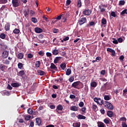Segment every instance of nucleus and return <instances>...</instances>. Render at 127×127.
Masks as SVG:
<instances>
[{"label":"nucleus","mask_w":127,"mask_h":127,"mask_svg":"<svg viewBox=\"0 0 127 127\" xmlns=\"http://www.w3.org/2000/svg\"><path fill=\"white\" fill-rule=\"evenodd\" d=\"M72 87L74 88L75 89H80V87H78V86H81V89L84 87V85L82 83L80 82V81H77L76 82H73L72 85Z\"/></svg>","instance_id":"1"},{"label":"nucleus","mask_w":127,"mask_h":127,"mask_svg":"<svg viewBox=\"0 0 127 127\" xmlns=\"http://www.w3.org/2000/svg\"><path fill=\"white\" fill-rule=\"evenodd\" d=\"M112 89V83L111 82H106L102 87V91H107Z\"/></svg>","instance_id":"2"},{"label":"nucleus","mask_w":127,"mask_h":127,"mask_svg":"<svg viewBox=\"0 0 127 127\" xmlns=\"http://www.w3.org/2000/svg\"><path fill=\"white\" fill-rule=\"evenodd\" d=\"M103 105H104V107L107 108L108 110H114V106H113V104L108 101H105Z\"/></svg>","instance_id":"3"},{"label":"nucleus","mask_w":127,"mask_h":127,"mask_svg":"<svg viewBox=\"0 0 127 127\" xmlns=\"http://www.w3.org/2000/svg\"><path fill=\"white\" fill-rule=\"evenodd\" d=\"M17 76H19L21 77L22 79L24 80H26L27 79V76L25 75V72H24V70H21L19 72L17 73Z\"/></svg>","instance_id":"4"},{"label":"nucleus","mask_w":127,"mask_h":127,"mask_svg":"<svg viewBox=\"0 0 127 127\" xmlns=\"http://www.w3.org/2000/svg\"><path fill=\"white\" fill-rule=\"evenodd\" d=\"M12 4L13 7H17L20 5V0H12Z\"/></svg>","instance_id":"5"},{"label":"nucleus","mask_w":127,"mask_h":127,"mask_svg":"<svg viewBox=\"0 0 127 127\" xmlns=\"http://www.w3.org/2000/svg\"><path fill=\"white\" fill-rule=\"evenodd\" d=\"M94 101L97 104V105H99V106H103L104 104L103 100H102L101 98L95 97L94 98Z\"/></svg>","instance_id":"6"},{"label":"nucleus","mask_w":127,"mask_h":127,"mask_svg":"<svg viewBox=\"0 0 127 127\" xmlns=\"http://www.w3.org/2000/svg\"><path fill=\"white\" fill-rule=\"evenodd\" d=\"M87 22V18L86 17H82L80 18L78 21V23L79 25H82L84 24V23H86Z\"/></svg>","instance_id":"7"},{"label":"nucleus","mask_w":127,"mask_h":127,"mask_svg":"<svg viewBox=\"0 0 127 127\" xmlns=\"http://www.w3.org/2000/svg\"><path fill=\"white\" fill-rule=\"evenodd\" d=\"M83 13L84 15L89 16L91 14V13H92V11L89 9H85L84 11H83Z\"/></svg>","instance_id":"8"},{"label":"nucleus","mask_w":127,"mask_h":127,"mask_svg":"<svg viewBox=\"0 0 127 127\" xmlns=\"http://www.w3.org/2000/svg\"><path fill=\"white\" fill-rule=\"evenodd\" d=\"M8 51H4L2 54V57L3 59H6L7 57H8Z\"/></svg>","instance_id":"9"},{"label":"nucleus","mask_w":127,"mask_h":127,"mask_svg":"<svg viewBox=\"0 0 127 127\" xmlns=\"http://www.w3.org/2000/svg\"><path fill=\"white\" fill-rule=\"evenodd\" d=\"M62 59V57H57L55 58L54 61V63L55 64H57L58 63V62H59V61Z\"/></svg>","instance_id":"10"},{"label":"nucleus","mask_w":127,"mask_h":127,"mask_svg":"<svg viewBox=\"0 0 127 127\" xmlns=\"http://www.w3.org/2000/svg\"><path fill=\"white\" fill-rule=\"evenodd\" d=\"M50 68L53 70H55V71H57L58 70L57 66H56V65H55L53 63L51 64Z\"/></svg>","instance_id":"11"},{"label":"nucleus","mask_w":127,"mask_h":127,"mask_svg":"<svg viewBox=\"0 0 127 127\" xmlns=\"http://www.w3.org/2000/svg\"><path fill=\"white\" fill-rule=\"evenodd\" d=\"M78 108L79 107L76 106H71L70 108V111H73V112H77V111H78Z\"/></svg>","instance_id":"12"},{"label":"nucleus","mask_w":127,"mask_h":127,"mask_svg":"<svg viewBox=\"0 0 127 127\" xmlns=\"http://www.w3.org/2000/svg\"><path fill=\"white\" fill-rule=\"evenodd\" d=\"M35 31L36 33H41V32H43V30L40 28L36 27L35 28Z\"/></svg>","instance_id":"13"},{"label":"nucleus","mask_w":127,"mask_h":127,"mask_svg":"<svg viewBox=\"0 0 127 127\" xmlns=\"http://www.w3.org/2000/svg\"><path fill=\"white\" fill-rule=\"evenodd\" d=\"M23 13H24L25 17H27V16L28 15V14H29V9H25L23 11Z\"/></svg>","instance_id":"14"},{"label":"nucleus","mask_w":127,"mask_h":127,"mask_svg":"<svg viewBox=\"0 0 127 127\" xmlns=\"http://www.w3.org/2000/svg\"><path fill=\"white\" fill-rule=\"evenodd\" d=\"M107 115L108 117H109V118H113V117H114V112L111 111H108Z\"/></svg>","instance_id":"15"},{"label":"nucleus","mask_w":127,"mask_h":127,"mask_svg":"<svg viewBox=\"0 0 127 127\" xmlns=\"http://www.w3.org/2000/svg\"><path fill=\"white\" fill-rule=\"evenodd\" d=\"M76 118H77L78 120H86V117L80 114L76 116Z\"/></svg>","instance_id":"16"},{"label":"nucleus","mask_w":127,"mask_h":127,"mask_svg":"<svg viewBox=\"0 0 127 127\" xmlns=\"http://www.w3.org/2000/svg\"><path fill=\"white\" fill-rule=\"evenodd\" d=\"M37 72H38V74L39 75H40V76H43V75H45V74H46L45 73V71H42L41 70H38L37 71Z\"/></svg>","instance_id":"17"},{"label":"nucleus","mask_w":127,"mask_h":127,"mask_svg":"<svg viewBox=\"0 0 127 127\" xmlns=\"http://www.w3.org/2000/svg\"><path fill=\"white\" fill-rule=\"evenodd\" d=\"M90 86L93 88H96V87L98 86V83H97V82L95 81H92L91 82Z\"/></svg>","instance_id":"18"},{"label":"nucleus","mask_w":127,"mask_h":127,"mask_svg":"<svg viewBox=\"0 0 127 127\" xmlns=\"http://www.w3.org/2000/svg\"><path fill=\"white\" fill-rule=\"evenodd\" d=\"M60 67L62 69V70H65V69H66V64L62 63L60 64Z\"/></svg>","instance_id":"19"},{"label":"nucleus","mask_w":127,"mask_h":127,"mask_svg":"<svg viewBox=\"0 0 127 127\" xmlns=\"http://www.w3.org/2000/svg\"><path fill=\"white\" fill-rule=\"evenodd\" d=\"M10 28V25L9 24H6L5 25L4 29L6 31H8Z\"/></svg>","instance_id":"20"},{"label":"nucleus","mask_w":127,"mask_h":127,"mask_svg":"<svg viewBox=\"0 0 127 127\" xmlns=\"http://www.w3.org/2000/svg\"><path fill=\"white\" fill-rule=\"evenodd\" d=\"M11 86H12V87H13L14 88H16L17 87H19L20 86V84H19V83H18L14 82L11 84Z\"/></svg>","instance_id":"21"},{"label":"nucleus","mask_w":127,"mask_h":127,"mask_svg":"<svg viewBox=\"0 0 127 127\" xmlns=\"http://www.w3.org/2000/svg\"><path fill=\"white\" fill-rule=\"evenodd\" d=\"M73 127H81V123L80 122L78 123H74L72 125Z\"/></svg>","instance_id":"22"},{"label":"nucleus","mask_w":127,"mask_h":127,"mask_svg":"<svg viewBox=\"0 0 127 127\" xmlns=\"http://www.w3.org/2000/svg\"><path fill=\"white\" fill-rule=\"evenodd\" d=\"M53 55H58L59 54V52H58V50H53L52 52Z\"/></svg>","instance_id":"23"},{"label":"nucleus","mask_w":127,"mask_h":127,"mask_svg":"<svg viewBox=\"0 0 127 127\" xmlns=\"http://www.w3.org/2000/svg\"><path fill=\"white\" fill-rule=\"evenodd\" d=\"M5 68H7V66H6L5 65H2V64L0 65V69H1V71H4L5 69Z\"/></svg>","instance_id":"24"},{"label":"nucleus","mask_w":127,"mask_h":127,"mask_svg":"<svg viewBox=\"0 0 127 127\" xmlns=\"http://www.w3.org/2000/svg\"><path fill=\"white\" fill-rule=\"evenodd\" d=\"M71 73H72V70H71V69L70 68H68L65 71V74L67 75V76H69Z\"/></svg>","instance_id":"25"},{"label":"nucleus","mask_w":127,"mask_h":127,"mask_svg":"<svg viewBox=\"0 0 127 127\" xmlns=\"http://www.w3.org/2000/svg\"><path fill=\"white\" fill-rule=\"evenodd\" d=\"M126 4V1L124 0H121L119 1V5H120L121 6L123 5H125Z\"/></svg>","instance_id":"26"},{"label":"nucleus","mask_w":127,"mask_h":127,"mask_svg":"<svg viewBox=\"0 0 127 127\" xmlns=\"http://www.w3.org/2000/svg\"><path fill=\"white\" fill-rule=\"evenodd\" d=\"M82 6V2L81 0H77V7L80 8Z\"/></svg>","instance_id":"27"},{"label":"nucleus","mask_w":127,"mask_h":127,"mask_svg":"<svg viewBox=\"0 0 127 127\" xmlns=\"http://www.w3.org/2000/svg\"><path fill=\"white\" fill-rule=\"evenodd\" d=\"M36 123L38 126H40V125H41V120L40 119V118H38L36 119Z\"/></svg>","instance_id":"28"},{"label":"nucleus","mask_w":127,"mask_h":127,"mask_svg":"<svg viewBox=\"0 0 127 127\" xmlns=\"http://www.w3.org/2000/svg\"><path fill=\"white\" fill-rule=\"evenodd\" d=\"M35 65L36 68H39V67H40V61H37Z\"/></svg>","instance_id":"29"},{"label":"nucleus","mask_w":127,"mask_h":127,"mask_svg":"<svg viewBox=\"0 0 127 127\" xmlns=\"http://www.w3.org/2000/svg\"><path fill=\"white\" fill-rule=\"evenodd\" d=\"M92 109L94 112H97V111H98V106L96 105H93L92 106Z\"/></svg>","instance_id":"30"},{"label":"nucleus","mask_w":127,"mask_h":127,"mask_svg":"<svg viewBox=\"0 0 127 127\" xmlns=\"http://www.w3.org/2000/svg\"><path fill=\"white\" fill-rule=\"evenodd\" d=\"M13 33H14L15 34H18V33H19V32H20V31L19 30V29H17V28H15L13 31Z\"/></svg>","instance_id":"31"},{"label":"nucleus","mask_w":127,"mask_h":127,"mask_svg":"<svg viewBox=\"0 0 127 127\" xmlns=\"http://www.w3.org/2000/svg\"><path fill=\"white\" fill-rule=\"evenodd\" d=\"M23 54L20 53L18 54V59H22L23 58Z\"/></svg>","instance_id":"32"},{"label":"nucleus","mask_w":127,"mask_h":127,"mask_svg":"<svg viewBox=\"0 0 127 127\" xmlns=\"http://www.w3.org/2000/svg\"><path fill=\"white\" fill-rule=\"evenodd\" d=\"M57 109L59 111H62V110H63V106L60 104L57 106Z\"/></svg>","instance_id":"33"},{"label":"nucleus","mask_w":127,"mask_h":127,"mask_svg":"<svg viewBox=\"0 0 127 127\" xmlns=\"http://www.w3.org/2000/svg\"><path fill=\"white\" fill-rule=\"evenodd\" d=\"M104 100H105V101H109V100H111V97H110V95H105Z\"/></svg>","instance_id":"34"},{"label":"nucleus","mask_w":127,"mask_h":127,"mask_svg":"<svg viewBox=\"0 0 127 127\" xmlns=\"http://www.w3.org/2000/svg\"><path fill=\"white\" fill-rule=\"evenodd\" d=\"M124 14H127V9H125L121 12V15H124Z\"/></svg>","instance_id":"35"},{"label":"nucleus","mask_w":127,"mask_h":127,"mask_svg":"<svg viewBox=\"0 0 127 127\" xmlns=\"http://www.w3.org/2000/svg\"><path fill=\"white\" fill-rule=\"evenodd\" d=\"M101 23H102L103 25L107 24V20L106 18H103L101 20Z\"/></svg>","instance_id":"36"},{"label":"nucleus","mask_w":127,"mask_h":127,"mask_svg":"<svg viewBox=\"0 0 127 127\" xmlns=\"http://www.w3.org/2000/svg\"><path fill=\"white\" fill-rule=\"evenodd\" d=\"M27 113L29 115H32V114H33V110H32V109L31 108H29L27 110Z\"/></svg>","instance_id":"37"},{"label":"nucleus","mask_w":127,"mask_h":127,"mask_svg":"<svg viewBox=\"0 0 127 127\" xmlns=\"http://www.w3.org/2000/svg\"><path fill=\"white\" fill-rule=\"evenodd\" d=\"M7 2V0H0V4H4Z\"/></svg>","instance_id":"38"},{"label":"nucleus","mask_w":127,"mask_h":127,"mask_svg":"<svg viewBox=\"0 0 127 127\" xmlns=\"http://www.w3.org/2000/svg\"><path fill=\"white\" fill-rule=\"evenodd\" d=\"M99 8L100 9L101 12H104V11H106V9L103 8V7L101 5L99 6Z\"/></svg>","instance_id":"39"},{"label":"nucleus","mask_w":127,"mask_h":127,"mask_svg":"<svg viewBox=\"0 0 127 127\" xmlns=\"http://www.w3.org/2000/svg\"><path fill=\"white\" fill-rule=\"evenodd\" d=\"M25 121H29L31 119V116L30 115H27L24 117Z\"/></svg>","instance_id":"40"},{"label":"nucleus","mask_w":127,"mask_h":127,"mask_svg":"<svg viewBox=\"0 0 127 127\" xmlns=\"http://www.w3.org/2000/svg\"><path fill=\"white\" fill-rule=\"evenodd\" d=\"M62 17V18L64 17V14H62V15L58 16L56 18V19H57L58 20H60Z\"/></svg>","instance_id":"41"},{"label":"nucleus","mask_w":127,"mask_h":127,"mask_svg":"<svg viewBox=\"0 0 127 127\" xmlns=\"http://www.w3.org/2000/svg\"><path fill=\"white\" fill-rule=\"evenodd\" d=\"M95 23L94 21H91L89 22V24L87 25V26H94L95 25Z\"/></svg>","instance_id":"42"},{"label":"nucleus","mask_w":127,"mask_h":127,"mask_svg":"<svg viewBox=\"0 0 127 127\" xmlns=\"http://www.w3.org/2000/svg\"><path fill=\"white\" fill-rule=\"evenodd\" d=\"M23 67V64H22V63H19L18 64V68H19V69H22Z\"/></svg>","instance_id":"43"},{"label":"nucleus","mask_w":127,"mask_h":127,"mask_svg":"<svg viewBox=\"0 0 127 127\" xmlns=\"http://www.w3.org/2000/svg\"><path fill=\"white\" fill-rule=\"evenodd\" d=\"M98 126L99 127H105V124L103 122H100Z\"/></svg>","instance_id":"44"},{"label":"nucleus","mask_w":127,"mask_h":127,"mask_svg":"<svg viewBox=\"0 0 127 127\" xmlns=\"http://www.w3.org/2000/svg\"><path fill=\"white\" fill-rule=\"evenodd\" d=\"M31 20L34 23H36V22H37V19H36V18L32 17Z\"/></svg>","instance_id":"45"},{"label":"nucleus","mask_w":127,"mask_h":127,"mask_svg":"<svg viewBox=\"0 0 127 127\" xmlns=\"http://www.w3.org/2000/svg\"><path fill=\"white\" fill-rule=\"evenodd\" d=\"M104 122L106 125H108V124H110V120H108V119H105L104 120Z\"/></svg>","instance_id":"46"},{"label":"nucleus","mask_w":127,"mask_h":127,"mask_svg":"<svg viewBox=\"0 0 127 127\" xmlns=\"http://www.w3.org/2000/svg\"><path fill=\"white\" fill-rule=\"evenodd\" d=\"M0 38H1V39H4V38H5V34L4 33H1L0 35Z\"/></svg>","instance_id":"47"},{"label":"nucleus","mask_w":127,"mask_h":127,"mask_svg":"<svg viewBox=\"0 0 127 127\" xmlns=\"http://www.w3.org/2000/svg\"><path fill=\"white\" fill-rule=\"evenodd\" d=\"M27 57L29 59H31V58H33V55H32V54H28L27 55Z\"/></svg>","instance_id":"48"},{"label":"nucleus","mask_w":127,"mask_h":127,"mask_svg":"<svg viewBox=\"0 0 127 127\" xmlns=\"http://www.w3.org/2000/svg\"><path fill=\"white\" fill-rule=\"evenodd\" d=\"M39 55L40 56H44V53L42 51H40L38 52Z\"/></svg>","instance_id":"49"},{"label":"nucleus","mask_w":127,"mask_h":127,"mask_svg":"<svg viewBox=\"0 0 127 127\" xmlns=\"http://www.w3.org/2000/svg\"><path fill=\"white\" fill-rule=\"evenodd\" d=\"M111 16H113V17H116V16H117V15H116V12H115V11L111 12Z\"/></svg>","instance_id":"50"},{"label":"nucleus","mask_w":127,"mask_h":127,"mask_svg":"<svg viewBox=\"0 0 127 127\" xmlns=\"http://www.w3.org/2000/svg\"><path fill=\"white\" fill-rule=\"evenodd\" d=\"M120 120L121 122H127V118L125 117H122Z\"/></svg>","instance_id":"51"},{"label":"nucleus","mask_w":127,"mask_h":127,"mask_svg":"<svg viewBox=\"0 0 127 127\" xmlns=\"http://www.w3.org/2000/svg\"><path fill=\"white\" fill-rule=\"evenodd\" d=\"M30 14L31 16H33V15H34V14H35V12H34L32 10H31V11L30 12Z\"/></svg>","instance_id":"52"},{"label":"nucleus","mask_w":127,"mask_h":127,"mask_svg":"<svg viewBox=\"0 0 127 127\" xmlns=\"http://www.w3.org/2000/svg\"><path fill=\"white\" fill-rule=\"evenodd\" d=\"M96 60L97 62H99V61H101V60H102V58H101L100 56L97 57Z\"/></svg>","instance_id":"53"},{"label":"nucleus","mask_w":127,"mask_h":127,"mask_svg":"<svg viewBox=\"0 0 127 127\" xmlns=\"http://www.w3.org/2000/svg\"><path fill=\"white\" fill-rule=\"evenodd\" d=\"M71 3V1L70 0H67L66 1L65 5L68 6Z\"/></svg>","instance_id":"54"},{"label":"nucleus","mask_w":127,"mask_h":127,"mask_svg":"<svg viewBox=\"0 0 127 127\" xmlns=\"http://www.w3.org/2000/svg\"><path fill=\"white\" fill-rule=\"evenodd\" d=\"M78 105H79V107H80V108L84 107V102H79Z\"/></svg>","instance_id":"55"},{"label":"nucleus","mask_w":127,"mask_h":127,"mask_svg":"<svg viewBox=\"0 0 127 127\" xmlns=\"http://www.w3.org/2000/svg\"><path fill=\"white\" fill-rule=\"evenodd\" d=\"M46 54L47 57H51V56H52V54H51V53L47 52Z\"/></svg>","instance_id":"56"},{"label":"nucleus","mask_w":127,"mask_h":127,"mask_svg":"<svg viewBox=\"0 0 127 127\" xmlns=\"http://www.w3.org/2000/svg\"><path fill=\"white\" fill-rule=\"evenodd\" d=\"M68 80L69 81V82H73V81H74V76H70Z\"/></svg>","instance_id":"57"},{"label":"nucleus","mask_w":127,"mask_h":127,"mask_svg":"<svg viewBox=\"0 0 127 127\" xmlns=\"http://www.w3.org/2000/svg\"><path fill=\"white\" fill-rule=\"evenodd\" d=\"M86 107H83L81 109L82 112H83V114H86Z\"/></svg>","instance_id":"58"},{"label":"nucleus","mask_w":127,"mask_h":127,"mask_svg":"<svg viewBox=\"0 0 127 127\" xmlns=\"http://www.w3.org/2000/svg\"><path fill=\"white\" fill-rule=\"evenodd\" d=\"M124 59H125V57L123 55H122L119 57L120 61H124Z\"/></svg>","instance_id":"59"},{"label":"nucleus","mask_w":127,"mask_h":127,"mask_svg":"<svg viewBox=\"0 0 127 127\" xmlns=\"http://www.w3.org/2000/svg\"><path fill=\"white\" fill-rule=\"evenodd\" d=\"M127 93V88H125V90H123V96H126Z\"/></svg>","instance_id":"60"},{"label":"nucleus","mask_w":127,"mask_h":127,"mask_svg":"<svg viewBox=\"0 0 127 127\" xmlns=\"http://www.w3.org/2000/svg\"><path fill=\"white\" fill-rule=\"evenodd\" d=\"M101 75H105L106 74V70H102L100 72Z\"/></svg>","instance_id":"61"},{"label":"nucleus","mask_w":127,"mask_h":127,"mask_svg":"<svg viewBox=\"0 0 127 127\" xmlns=\"http://www.w3.org/2000/svg\"><path fill=\"white\" fill-rule=\"evenodd\" d=\"M70 116H71V118H75V117H76V113H72L70 114Z\"/></svg>","instance_id":"62"},{"label":"nucleus","mask_w":127,"mask_h":127,"mask_svg":"<svg viewBox=\"0 0 127 127\" xmlns=\"http://www.w3.org/2000/svg\"><path fill=\"white\" fill-rule=\"evenodd\" d=\"M9 63L10 62L8 60H5V62H4V64H5L6 65L9 64Z\"/></svg>","instance_id":"63"},{"label":"nucleus","mask_w":127,"mask_h":127,"mask_svg":"<svg viewBox=\"0 0 127 127\" xmlns=\"http://www.w3.org/2000/svg\"><path fill=\"white\" fill-rule=\"evenodd\" d=\"M122 127H127V124L126 122H122Z\"/></svg>","instance_id":"64"}]
</instances>
